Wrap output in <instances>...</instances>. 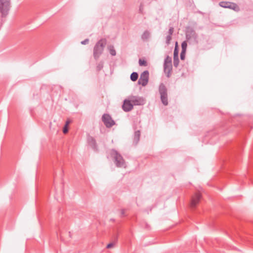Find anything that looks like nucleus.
I'll use <instances>...</instances> for the list:
<instances>
[{"label":"nucleus","instance_id":"obj_31","mask_svg":"<svg viewBox=\"0 0 253 253\" xmlns=\"http://www.w3.org/2000/svg\"><path fill=\"white\" fill-rule=\"evenodd\" d=\"M173 59H179L178 55H173Z\"/></svg>","mask_w":253,"mask_h":253},{"label":"nucleus","instance_id":"obj_12","mask_svg":"<svg viewBox=\"0 0 253 253\" xmlns=\"http://www.w3.org/2000/svg\"><path fill=\"white\" fill-rule=\"evenodd\" d=\"M172 63H170L169 64V63H164V70L165 73L167 74V76L168 77H169L170 72L172 70Z\"/></svg>","mask_w":253,"mask_h":253},{"label":"nucleus","instance_id":"obj_4","mask_svg":"<svg viewBox=\"0 0 253 253\" xmlns=\"http://www.w3.org/2000/svg\"><path fill=\"white\" fill-rule=\"evenodd\" d=\"M159 92L160 94L161 100L164 105H168L167 88L163 83L161 84L159 87Z\"/></svg>","mask_w":253,"mask_h":253},{"label":"nucleus","instance_id":"obj_20","mask_svg":"<svg viewBox=\"0 0 253 253\" xmlns=\"http://www.w3.org/2000/svg\"><path fill=\"white\" fill-rule=\"evenodd\" d=\"M103 67V63L102 62H99L96 66V69L98 71L101 70Z\"/></svg>","mask_w":253,"mask_h":253},{"label":"nucleus","instance_id":"obj_7","mask_svg":"<svg viewBox=\"0 0 253 253\" xmlns=\"http://www.w3.org/2000/svg\"><path fill=\"white\" fill-rule=\"evenodd\" d=\"M102 121L107 128L111 127L115 124V121L108 114H104L102 116Z\"/></svg>","mask_w":253,"mask_h":253},{"label":"nucleus","instance_id":"obj_34","mask_svg":"<svg viewBox=\"0 0 253 253\" xmlns=\"http://www.w3.org/2000/svg\"><path fill=\"white\" fill-rule=\"evenodd\" d=\"M115 219H114V218H111V219H110V221H115Z\"/></svg>","mask_w":253,"mask_h":253},{"label":"nucleus","instance_id":"obj_19","mask_svg":"<svg viewBox=\"0 0 253 253\" xmlns=\"http://www.w3.org/2000/svg\"><path fill=\"white\" fill-rule=\"evenodd\" d=\"M110 53L112 56H115L116 54V50L114 49V47H110L109 49Z\"/></svg>","mask_w":253,"mask_h":253},{"label":"nucleus","instance_id":"obj_25","mask_svg":"<svg viewBox=\"0 0 253 253\" xmlns=\"http://www.w3.org/2000/svg\"><path fill=\"white\" fill-rule=\"evenodd\" d=\"M179 59H173V66L175 67H177L179 64Z\"/></svg>","mask_w":253,"mask_h":253},{"label":"nucleus","instance_id":"obj_10","mask_svg":"<svg viewBox=\"0 0 253 253\" xmlns=\"http://www.w3.org/2000/svg\"><path fill=\"white\" fill-rule=\"evenodd\" d=\"M133 108V105L130 101V99H125L124 101L123 104L122 105L123 110L126 112H128L130 111Z\"/></svg>","mask_w":253,"mask_h":253},{"label":"nucleus","instance_id":"obj_11","mask_svg":"<svg viewBox=\"0 0 253 253\" xmlns=\"http://www.w3.org/2000/svg\"><path fill=\"white\" fill-rule=\"evenodd\" d=\"M201 197V195L199 193H196L195 195L192 197L190 203V207L191 208L194 209L196 207L200 200Z\"/></svg>","mask_w":253,"mask_h":253},{"label":"nucleus","instance_id":"obj_28","mask_svg":"<svg viewBox=\"0 0 253 253\" xmlns=\"http://www.w3.org/2000/svg\"><path fill=\"white\" fill-rule=\"evenodd\" d=\"M89 42V40L88 39H86L84 40L81 42V44H88Z\"/></svg>","mask_w":253,"mask_h":253},{"label":"nucleus","instance_id":"obj_26","mask_svg":"<svg viewBox=\"0 0 253 253\" xmlns=\"http://www.w3.org/2000/svg\"><path fill=\"white\" fill-rule=\"evenodd\" d=\"M173 30H174V29L173 27H171L169 28V35H170L171 36L173 33Z\"/></svg>","mask_w":253,"mask_h":253},{"label":"nucleus","instance_id":"obj_24","mask_svg":"<svg viewBox=\"0 0 253 253\" xmlns=\"http://www.w3.org/2000/svg\"><path fill=\"white\" fill-rule=\"evenodd\" d=\"M173 55H178V50L177 49V42H176V45L174 49Z\"/></svg>","mask_w":253,"mask_h":253},{"label":"nucleus","instance_id":"obj_13","mask_svg":"<svg viewBox=\"0 0 253 253\" xmlns=\"http://www.w3.org/2000/svg\"><path fill=\"white\" fill-rule=\"evenodd\" d=\"M89 145L91 146L94 150L97 149V145L95 139L92 136H89L87 138Z\"/></svg>","mask_w":253,"mask_h":253},{"label":"nucleus","instance_id":"obj_27","mask_svg":"<svg viewBox=\"0 0 253 253\" xmlns=\"http://www.w3.org/2000/svg\"><path fill=\"white\" fill-rule=\"evenodd\" d=\"M68 131V126H64V127H63V132L64 133H67Z\"/></svg>","mask_w":253,"mask_h":253},{"label":"nucleus","instance_id":"obj_16","mask_svg":"<svg viewBox=\"0 0 253 253\" xmlns=\"http://www.w3.org/2000/svg\"><path fill=\"white\" fill-rule=\"evenodd\" d=\"M138 77V75L136 72H133L131 73L130 75V79L132 81L135 82L136 81Z\"/></svg>","mask_w":253,"mask_h":253},{"label":"nucleus","instance_id":"obj_1","mask_svg":"<svg viewBox=\"0 0 253 253\" xmlns=\"http://www.w3.org/2000/svg\"><path fill=\"white\" fill-rule=\"evenodd\" d=\"M106 42L107 41L105 39H101L95 44L93 48V55L96 60H97L102 54L106 45Z\"/></svg>","mask_w":253,"mask_h":253},{"label":"nucleus","instance_id":"obj_32","mask_svg":"<svg viewBox=\"0 0 253 253\" xmlns=\"http://www.w3.org/2000/svg\"><path fill=\"white\" fill-rule=\"evenodd\" d=\"M70 123V120H67L66 122V124L65 125V126H68V125Z\"/></svg>","mask_w":253,"mask_h":253},{"label":"nucleus","instance_id":"obj_5","mask_svg":"<svg viewBox=\"0 0 253 253\" xmlns=\"http://www.w3.org/2000/svg\"><path fill=\"white\" fill-rule=\"evenodd\" d=\"M186 37L187 40H191L196 43L198 42V35L192 28L189 27L187 29Z\"/></svg>","mask_w":253,"mask_h":253},{"label":"nucleus","instance_id":"obj_29","mask_svg":"<svg viewBox=\"0 0 253 253\" xmlns=\"http://www.w3.org/2000/svg\"><path fill=\"white\" fill-rule=\"evenodd\" d=\"M115 245V243H109V244L107 245L106 248H108V249H110V248H112L113 247H114Z\"/></svg>","mask_w":253,"mask_h":253},{"label":"nucleus","instance_id":"obj_22","mask_svg":"<svg viewBox=\"0 0 253 253\" xmlns=\"http://www.w3.org/2000/svg\"><path fill=\"white\" fill-rule=\"evenodd\" d=\"M171 40V36L170 35H168L167 37H166V43L168 45L170 43V42Z\"/></svg>","mask_w":253,"mask_h":253},{"label":"nucleus","instance_id":"obj_33","mask_svg":"<svg viewBox=\"0 0 253 253\" xmlns=\"http://www.w3.org/2000/svg\"><path fill=\"white\" fill-rule=\"evenodd\" d=\"M142 9H143L142 6V5H141L140 6V8H139V11H140V12H142Z\"/></svg>","mask_w":253,"mask_h":253},{"label":"nucleus","instance_id":"obj_35","mask_svg":"<svg viewBox=\"0 0 253 253\" xmlns=\"http://www.w3.org/2000/svg\"><path fill=\"white\" fill-rule=\"evenodd\" d=\"M1 24H2V23L3 22V20H2V19H1Z\"/></svg>","mask_w":253,"mask_h":253},{"label":"nucleus","instance_id":"obj_18","mask_svg":"<svg viewBox=\"0 0 253 253\" xmlns=\"http://www.w3.org/2000/svg\"><path fill=\"white\" fill-rule=\"evenodd\" d=\"M187 46V44L186 41H184L181 43V48L182 50L183 51H186V48Z\"/></svg>","mask_w":253,"mask_h":253},{"label":"nucleus","instance_id":"obj_15","mask_svg":"<svg viewBox=\"0 0 253 253\" xmlns=\"http://www.w3.org/2000/svg\"><path fill=\"white\" fill-rule=\"evenodd\" d=\"M150 34L148 31H145L141 36V39L143 41L146 40L150 37Z\"/></svg>","mask_w":253,"mask_h":253},{"label":"nucleus","instance_id":"obj_6","mask_svg":"<svg viewBox=\"0 0 253 253\" xmlns=\"http://www.w3.org/2000/svg\"><path fill=\"white\" fill-rule=\"evenodd\" d=\"M219 5L222 7L229 8L236 11H238L240 9L237 4L232 2L222 1L219 3Z\"/></svg>","mask_w":253,"mask_h":253},{"label":"nucleus","instance_id":"obj_36","mask_svg":"<svg viewBox=\"0 0 253 253\" xmlns=\"http://www.w3.org/2000/svg\"><path fill=\"white\" fill-rule=\"evenodd\" d=\"M146 227L148 228V225L147 224L146 225Z\"/></svg>","mask_w":253,"mask_h":253},{"label":"nucleus","instance_id":"obj_21","mask_svg":"<svg viewBox=\"0 0 253 253\" xmlns=\"http://www.w3.org/2000/svg\"><path fill=\"white\" fill-rule=\"evenodd\" d=\"M164 63H169V64L171 63V58L169 56H167L164 60Z\"/></svg>","mask_w":253,"mask_h":253},{"label":"nucleus","instance_id":"obj_17","mask_svg":"<svg viewBox=\"0 0 253 253\" xmlns=\"http://www.w3.org/2000/svg\"><path fill=\"white\" fill-rule=\"evenodd\" d=\"M139 64L140 66H146L147 65V63L146 61L144 60H142L141 59H139Z\"/></svg>","mask_w":253,"mask_h":253},{"label":"nucleus","instance_id":"obj_2","mask_svg":"<svg viewBox=\"0 0 253 253\" xmlns=\"http://www.w3.org/2000/svg\"><path fill=\"white\" fill-rule=\"evenodd\" d=\"M110 155L113 158L114 162L117 167H126L125 160L117 151L115 149H112L110 152Z\"/></svg>","mask_w":253,"mask_h":253},{"label":"nucleus","instance_id":"obj_3","mask_svg":"<svg viewBox=\"0 0 253 253\" xmlns=\"http://www.w3.org/2000/svg\"><path fill=\"white\" fill-rule=\"evenodd\" d=\"M10 8V0H0V13L2 18L8 14Z\"/></svg>","mask_w":253,"mask_h":253},{"label":"nucleus","instance_id":"obj_30","mask_svg":"<svg viewBox=\"0 0 253 253\" xmlns=\"http://www.w3.org/2000/svg\"><path fill=\"white\" fill-rule=\"evenodd\" d=\"M121 216H125V210L124 209H122L121 211Z\"/></svg>","mask_w":253,"mask_h":253},{"label":"nucleus","instance_id":"obj_14","mask_svg":"<svg viewBox=\"0 0 253 253\" xmlns=\"http://www.w3.org/2000/svg\"><path fill=\"white\" fill-rule=\"evenodd\" d=\"M140 136V131L139 130L135 131L133 135V142L135 145L137 144L139 141Z\"/></svg>","mask_w":253,"mask_h":253},{"label":"nucleus","instance_id":"obj_23","mask_svg":"<svg viewBox=\"0 0 253 253\" xmlns=\"http://www.w3.org/2000/svg\"><path fill=\"white\" fill-rule=\"evenodd\" d=\"M186 51L181 50L180 53V59L181 60H184L185 57Z\"/></svg>","mask_w":253,"mask_h":253},{"label":"nucleus","instance_id":"obj_9","mask_svg":"<svg viewBox=\"0 0 253 253\" xmlns=\"http://www.w3.org/2000/svg\"><path fill=\"white\" fill-rule=\"evenodd\" d=\"M129 98L133 105H143L145 103V99L142 97L132 96Z\"/></svg>","mask_w":253,"mask_h":253},{"label":"nucleus","instance_id":"obj_8","mask_svg":"<svg viewBox=\"0 0 253 253\" xmlns=\"http://www.w3.org/2000/svg\"><path fill=\"white\" fill-rule=\"evenodd\" d=\"M149 80V72L147 70L144 71L140 75V78L138 80V84H141L143 86L147 85Z\"/></svg>","mask_w":253,"mask_h":253}]
</instances>
